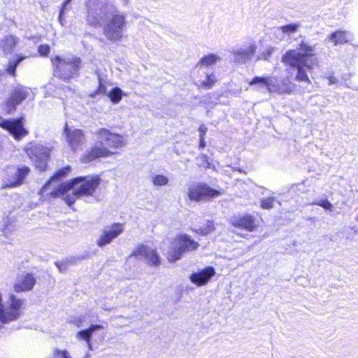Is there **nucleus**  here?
<instances>
[{"mask_svg":"<svg viewBox=\"0 0 358 358\" xmlns=\"http://www.w3.org/2000/svg\"><path fill=\"white\" fill-rule=\"evenodd\" d=\"M87 20L90 24L100 25L106 20L103 27L105 36L111 41H120L126 27L125 16L106 0H90Z\"/></svg>","mask_w":358,"mask_h":358,"instance_id":"obj_1","label":"nucleus"},{"mask_svg":"<svg viewBox=\"0 0 358 358\" xmlns=\"http://www.w3.org/2000/svg\"><path fill=\"white\" fill-rule=\"evenodd\" d=\"M315 46L301 41L294 50H289L282 57V63L296 69L295 80L311 84L308 72L311 73L317 65V59L314 57Z\"/></svg>","mask_w":358,"mask_h":358,"instance_id":"obj_2","label":"nucleus"},{"mask_svg":"<svg viewBox=\"0 0 358 358\" xmlns=\"http://www.w3.org/2000/svg\"><path fill=\"white\" fill-rule=\"evenodd\" d=\"M100 185L98 176L78 177L62 184L52 192L54 196H62L67 205L71 206L77 199L93 196Z\"/></svg>","mask_w":358,"mask_h":358,"instance_id":"obj_3","label":"nucleus"},{"mask_svg":"<svg viewBox=\"0 0 358 358\" xmlns=\"http://www.w3.org/2000/svg\"><path fill=\"white\" fill-rule=\"evenodd\" d=\"M97 141L94 146L83 155L81 161L90 162L98 157H107L115 154L113 150L125 145L123 137L107 129H100L96 132Z\"/></svg>","mask_w":358,"mask_h":358,"instance_id":"obj_4","label":"nucleus"},{"mask_svg":"<svg viewBox=\"0 0 358 358\" xmlns=\"http://www.w3.org/2000/svg\"><path fill=\"white\" fill-rule=\"evenodd\" d=\"M25 308V303L23 299L16 296L13 293L8 294L3 300L0 293V323L8 324L17 321L23 315Z\"/></svg>","mask_w":358,"mask_h":358,"instance_id":"obj_5","label":"nucleus"},{"mask_svg":"<svg viewBox=\"0 0 358 358\" xmlns=\"http://www.w3.org/2000/svg\"><path fill=\"white\" fill-rule=\"evenodd\" d=\"M55 76L66 81L73 78L80 69L81 59L73 55L56 56L52 59Z\"/></svg>","mask_w":358,"mask_h":358,"instance_id":"obj_6","label":"nucleus"},{"mask_svg":"<svg viewBox=\"0 0 358 358\" xmlns=\"http://www.w3.org/2000/svg\"><path fill=\"white\" fill-rule=\"evenodd\" d=\"M173 248L168 253L167 258L169 262H176L180 259L185 252L196 250L199 244L191 238L189 235L183 234L174 239Z\"/></svg>","mask_w":358,"mask_h":358,"instance_id":"obj_7","label":"nucleus"},{"mask_svg":"<svg viewBox=\"0 0 358 358\" xmlns=\"http://www.w3.org/2000/svg\"><path fill=\"white\" fill-rule=\"evenodd\" d=\"M25 152L40 171L45 170L50 157V148L40 143H30L25 148Z\"/></svg>","mask_w":358,"mask_h":358,"instance_id":"obj_8","label":"nucleus"},{"mask_svg":"<svg viewBox=\"0 0 358 358\" xmlns=\"http://www.w3.org/2000/svg\"><path fill=\"white\" fill-rule=\"evenodd\" d=\"M272 77H255L250 83V85L259 84L265 86L270 92H276L279 94H291L294 89L295 85L289 80L282 82L279 86H275Z\"/></svg>","mask_w":358,"mask_h":358,"instance_id":"obj_9","label":"nucleus"},{"mask_svg":"<svg viewBox=\"0 0 358 358\" xmlns=\"http://www.w3.org/2000/svg\"><path fill=\"white\" fill-rule=\"evenodd\" d=\"M29 172L30 169L26 166L8 167L6 170L7 178H5L3 187H13L21 185Z\"/></svg>","mask_w":358,"mask_h":358,"instance_id":"obj_10","label":"nucleus"},{"mask_svg":"<svg viewBox=\"0 0 358 358\" xmlns=\"http://www.w3.org/2000/svg\"><path fill=\"white\" fill-rule=\"evenodd\" d=\"M131 256L138 259L145 260L150 266H157L159 264V256L155 248L152 246L139 244L133 250Z\"/></svg>","mask_w":358,"mask_h":358,"instance_id":"obj_11","label":"nucleus"},{"mask_svg":"<svg viewBox=\"0 0 358 358\" xmlns=\"http://www.w3.org/2000/svg\"><path fill=\"white\" fill-rule=\"evenodd\" d=\"M220 192L212 189L203 184L197 185L189 188L188 197L190 200L199 201L208 199L220 195Z\"/></svg>","mask_w":358,"mask_h":358,"instance_id":"obj_12","label":"nucleus"},{"mask_svg":"<svg viewBox=\"0 0 358 358\" xmlns=\"http://www.w3.org/2000/svg\"><path fill=\"white\" fill-rule=\"evenodd\" d=\"M124 231V227L122 224L115 223L104 227L101 236L96 240V245L99 247H103L110 244L113 239L117 238Z\"/></svg>","mask_w":358,"mask_h":358,"instance_id":"obj_13","label":"nucleus"},{"mask_svg":"<svg viewBox=\"0 0 358 358\" xmlns=\"http://www.w3.org/2000/svg\"><path fill=\"white\" fill-rule=\"evenodd\" d=\"M0 127L8 130L17 141L28 134V131L23 127L22 118L11 120H3L0 122Z\"/></svg>","mask_w":358,"mask_h":358,"instance_id":"obj_14","label":"nucleus"},{"mask_svg":"<svg viewBox=\"0 0 358 358\" xmlns=\"http://www.w3.org/2000/svg\"><path fill=\"white\" fill-rule=\"evenodd\" d=\"M64 133L66 136V141L71 148L76 151L85 141V136L80 129L75 128H69L67 124H65Z\"/></svg>","mask_w":358,"mask_h":358,"instance_id":"obj_15","label":"nucleus"},{"mask_svg":"<svg viewBox=\"0 0 358 358\" xmlns=\"http://www.w3.org/2000/svg\"><path fill=\"white\" fill-rule=\"evenodd\" d=\"M229 222L233 227L243 229L250 232L256 231L257 228L255 219L248 214L234 216Z\"/></svg>","mask_w":358,"mask_h":358,"instance_id":"obj_16","label":"nucleus"},{"mask_svg":"<svg viewBox=\"0 0 358 358\" xmlns=\"http://www.w3.org/2000/svg\"><path fill=\"white\" fill-rule=\"evenodd\" d=\"M215 275V268L212 266H207L197 272L192 273L189 279L192 283L200 287L207 284Z\"/></svg>","mask_w":358,"mask_h":358,"instance_id":"obj_17","label":"nucleus"},{"mask_svg":"<svg viewBox=\"0 0 358 358\" xmlns=\"http://www.w3.org/2000/svg\"><path fill=\"white\" fill-rule=\"evenodd\" d=\"M36 278L31 273H22L17 276L14 284V291L15 292H23L30 291L36 284Z\"/></svg>","mask_w":358,"mask_h":358,"instance_id":"obj_18","label":"nucleus"},{"mask_svg":"<svg viewBox=\"0 0 358 358\" xmlns=\"http://www.w3.org/2000/svg\"><path fill=\"white\" fill-rule=\"evenodd\" d=\"M257 45L255 42L250 43L245 49L233 51L236 61L241 64H245L251 60L257 50Z\"/></svg>","mask_w":358,"mask_h":358,"instance_id":"obj_19","label":"nucleus"},{"mask_svg":"<svg viewBox=\"0 0 358 358\" xmlns=\"http://www.w3.org/2000/svg\"><path fill=\"white\" fill-rule=\"evenodd\" d=\"M29 92V90L24 87H17L10 94L8 101L7 106L9 110H13L15 107L19 105L23 100H24Z\"/></svg>","mask_w":358,"mask_h":358,"instance_id":"obj_20","label":"nucleus"},{"mask_svg":"<svg viewBox=\"0 0 358 358\" xmlns=\"http://www.w3.org/2000/svg\"><path fill=\"white\" fill-rule=\"evenodd\" d=\"M352 38V34L349 31L338 30L328 36V39L334 45L344 44L350 41Z\"/></svg>","mask_w":358,"mask_h":358,"instance_id":"obj_21","label":"nucleus"},{"mask_svg":"<svg viewBox=\"0 0 358 358\" xmlns=\"http://www.w3.org/2000/svg\"><path fill=\"white\" fill-rule=\"evenodd\" d=\"M18 38L13 35H8L0 41V47L5 53H10L15 48Z\"/></svg>","mask_w":358,"mask_h":358,"instance_id":"obj_22","label":"nucleus"},{"mask_svg":"<svg viewBox=\"0 0 358 358\" xmlns=\"http://www.w3.org/2000/svg\"><path fill=\"white\" fill-rule=\"evenodd\" d=\"M101 329H103L101 325L92 324L88 329L78 331L76 334V338L78 339L84 340L86 342L89 341L91 340L92 334Z\"/></svg>","mask_w":358,"mask_h":358,"instance_id":"obj_23","label":"nucleus"},{"mask_svg":"<svg viewBox=\"0 0 358 358\" xmlns=\"http://www.w3.org/2000/svg\"><path fill=\"white\" fill-rule=\"evenodd\" d=\"M220 60L221 57L219 55L215 54H209L208 55L203 57L200 59V62L197 66H199V64L204 66H211L220 62Z\"/></svg>","mask_w":358,"mask_h":358,"instance_id":"obj_24","label":"nucleus"},{"mask_svg":"<svg viewBox=\"0 0 358 358\" xmlns=\"http://www.w3.org/2000/svg\"><path fill=\"white\" fill-rule=\"evenodd\" d=\"M123 93L120 88L115 87L108 93V97L113 103H119L122 97Z\"/></svg>","mask_w":358,"mask_h":358,"instance_id":"obj_25","label":"nucleus"},{"mask_svg":"<svg viewBox=\"0 0 358 358\" xmlns=\"http://www.w3.org/2000/svg\"><path fill=\"white\" fill-rule=\"evenodd\" d=\"M215 227L213 222L210 220H208L204 224L203 227H199L198 229L195 230V231L200 234L202 236H206L213 231Z\"/></svg>","mask_w":358,"mask_h":358,"instance_id":"obj_26","label":"nucleus"},{"mask_svg":"<svg viewBox=\"0 0 358 358\" xmlns=\"http://www.w3.org/2000/svg\"><path fill=\"white\" fill-rule=\"evenodd\" d=\"M299 27V23H293L280 27L277 29V30L281 31L283 34H290L292 33H295L298 30Z\"/></svg>","mask_w":358,"mask_h":358,"instance_id":"obj_27","label":"nucleus"},{"mask_svg":"<svg viewBox=\"0 0 358 358\" xmlns=\"http://www.w3.org/2000/svg\"><path fill=\"white\" fill-rule=\"evenodd\" d=\"M152 182L155 186H164L169 182V178L162 174H156L152 177Z\"/></svg>","mask_w":358,"mask_h":358,"instance_id":"obj_28","label":"nucleus"},{"mask_svg":"<svg viewBox=\"0 0 358 358\" xmlns=\"http://www.w3.org/2000/svg\"><path fill=\"white\" fill-rule=\"evenodd\" d=\"M275 50V47L268 45L266 46L259 55L258 59L268 60Z\"/></svg>","mask_w":358,"mask_h":358,"instance_id":"obj_29","label":"nucleus"},{"mask_svg":"<svg viewBox=\"0 0 358 358\" xmlns=\"http://www.w3.org/2000/svg\"><path fill=\"white\" fill-rule=\"evenodd\" d=\"M216 82L215 76L213 74L208 75L206 80L201 83V87L205 89H209L212 87Z\"/></svg>","mask_w":358,"mask_h":358,"instance_id":"obj_30","label":"nucleus"},{"mask_svg":"<svg viewBox=\"0 0 358 358\" xmlns=\"http://www.w3.org/2000/svg\"><path fill=\"white\" fill-rule=\"evenodd\" d=\"M24 57H19L15 62H10L8 65V68H7V71L9 74L12 75V76H15V69L17 66V65L19 64V63L20 62H22L23 59H24Z\"/></svg>","mask_w":358,"mask_h":358,"instance_id":"obj_31","label":"nucleus"},{"mask_svg":"<svg viewBox=\"0 0 358 358\" xmlns=\"http://www.w3.org/2000/svg\"><path fill=\"white\" fill-rule=\"evenodd\" d=\"M53 358H72L69 352L66 350L55 349L53 351Z\"/></svg>","mask_w":358,"mask_h":358,"instance_id":"obj_32","label":"nucleus"},{"mask_svg":"<svg viewBox=\"0 0 358 358\" xmlns=\"http://www.w3.org/2000/svg\"><path fill=\"white\" fill-rule=\"evenodd\" d=\"M71 1V0H66L64 2L62 8L60 9L59 15V23L62 26H64V23H65V20L63 18V15L64 14V11L66 9L67 6L70 3Z\"/></svg>","mask_w":358,"mask_h":358,"instance_id":"obj_33","label":"nucleus"},{"mask_svg":"<svg viewBox=\"0 0 358 358\" xmlns=\"http://www.w3.org/2000/svg\"><path fill=\"white\" fill-rule=\"evenodd\" d=\"M274 198H266L261 201V207L264 209H270L273 206Z\"/></svg>","mask_w":358,"mask_h":358,"instance_id":"obj_34","label":"nucleus"},{"mask_svg":"<svg viewBox=\"0 0 358 358\" xmlns=\"http://www.w3.org/2000/svg\"><path fill=\"white\" fill-rule=\"evenodd\" d=\"M198 161H201L199 163V166H202L206 168H210L211 164L208 162V157L206 155H201L197 158Z\"/></svg>","mask_w":358,"mask_h":358,"instance_id":"obj_35","label":"nucleus"},{"mask_svg":"<svg viewBox=\"0 0 358 358\" xmlns=\"http://www.w3.org/2000/svg\"><path fill=\"white\" fill-rule=\"evenodd\" d=\"M315 204L329 211L332 210L333 205L328 200H322L317 203H315Z\"/></svg>","mask_w":358,"mask_h":358,"instance_id":"obj_36","label":"nucleus"},{"mask_svg":"<svg viewBox=\"0 0 358 358\" xmlns=\"http://www.w3.org/2000/svg\"><path fill=\"white\" fill-rule=\"evenodd\" d=\"M71 169L69 166H66L61 170H59L54 176L53 178H58L62 176H66L69 171Z\"/></svg>","mask_w":358,"mask_h":358,"instance_id":"obj_37","label":"nucleus"},{"mask_svg":"<svg viewBox=\"0 0 358 358\" xmlns=\"http://www.w3.org/2000/svg\"><path fill=\"white\" fill-rule=\"evenodd\" d=\"M38 52L42 55H46L50 52V47L48 45H41L38 48Z\"/></svg>","mask_w":358,"mask_h":358,"instance_id":"obj_38","label":"nucleus"},{"mask_svg":"<svg viewBox=\"0 0 358 358\" xmlns=\"http://www.w3.org/2000/svg\"><path fill=\"white\" fill-rule=\"evenodd\" d=\"M207 130H208L207 127L205 124H201L199 127L200 136H203L204 137V135L207 132Z\"/></svg>","mask_w":358,"mask_h":358,"instance_id":"obj_39","label":"nucleus"},{"mask_svg":"<svg viewBox=\"0 0 358 358\" xmlns=\"http://www.w3.org/2000/svg\"><path fill=\"white\" fill-rule=\"evenodd\" d=\"M327 79L330 85L335 84L337 82V79L334 76H328Z\"/></svg>","mask_w":358,"mask_h":358,"instance_id":"obj_40","label":"nucleus"},{"mask_svg":"<svg viewBox=\"0 0 358 358\" xmlns=\"http://www.w3.org/2000/svg\"><path fill=\"white\" fill-rule=\"evenodd\" d=\"M205 146H206V143H205L204 137L203 136H200L199 147L201 148H204Z\"/></svg>","mask_w":358,"mask_h":358,"instance_id":"obj_41","label":"nucleus"},{"mask_svg":"<svg viewBox=\"0 0 358 358\" xmlns=\"http://www.w3.org/2000/svg\"><path fill=\"white\" fill-rule=\"evenodd\" d=\"M97 92L98 93L105 94L106 93V87H105V86L103 85L102 84H100L99 87L98 88V90H97Z\"/></svg>","mask_w":358,"mask_h":358,"instance_id":"obj_42","label":"nucleus"},{"mask_svg":"<svg viewBox=\"0 0 358 358\" xmlns=\"http://www.w3.org/2000/svg\"><path fill=\"white\" fill-rule=\"evenodd\" d=\"M56 266H57V268H58L61 271H62L64 269H65L64 264L63 263H61V262H57V263H56Z\"/></svg>","mask_w":358,"mask_h":358,"instance_id":"obj_43","label":"nucleus"},{"mask_svg":"<svg viewBox=\"0 0 358 358\" xmlns=\"http://www.w3.org/2000/svg\"><path fill=\"white\" fill-rule=\"evenodd\" d=\"M86 343H87V347H88V348H89L90 350H92V344H91V341H90V340L89 341H87Z\"/></svg>","mask_w":358,"mask_h":358,"instance_id":"obj_44","label":"nucleus"},{"mask_svg":"<svg viewBox=\"0 0 358 358\" xmlns=\"http://www.w3.org/2000/svg\"><path fill=\"white\" fill-rule=\"evenodd\" d=\"M236 171H238L239 172H242V171L240 169H235Z\"/></svg>","mask_w":358,"mask_h":358,"instance_id":"obj_45","label":"nucleus"},{"mask_svg":"<svg viewBox=\"0 0 358 358\" xmlns=\"http://www.w3.org/2000/svg\"><path fill=\"white\" fill-rule=\"evenodd\" d=\"M89 357H90V354L89 353L86 354L85 358H88Z\"/></svg>","mask_w":358,"mask_h":358,"instance_id":"obj_46","label":"nucleus"},{"mask_svg":"<svg viewBox=\"0 0 358 358\" xmlns=\"http://www.w3.org/2000/svg\"><path fill=\"white\" fill-rule=\"evenodd\" d=\"M80 322H79V323L77 324L78 327H80Z\"/></svg>","mask_w":358,"mask_h":358,"instance_id":"obj_47","label":"nucleus"}]
</instances>
